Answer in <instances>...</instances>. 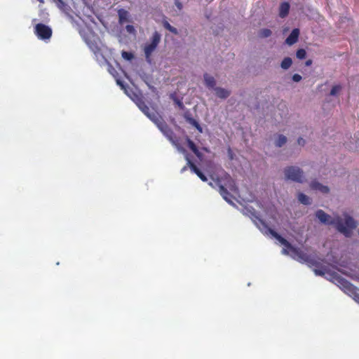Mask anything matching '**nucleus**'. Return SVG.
Returning a JSON list of instances; mask_svg holds the SVG:
<instances>
[{
	"instance_id": "nucleus-1",
	"label": "nucleus",
	"mask_w": 359,
	"mask_h": 359,
	"mask_svg": "<svg viewBox=\"0 0 359 359\" xmlns=\"http://www.w3.org/2000/svg\"><path fill=\"white\" fill-rule=\"evenodd\" d=\"M316 217L323 224L333 225L346 236H349L353 230L357 227V222L347 213H344L340 217L337 215L330 216L322 210H319L316 211Z\"/></svg>"
},
{
	"instance_id": "nucleus-2",
	"label": "nucleus",
	"mask_w": 359,
	"mask_h": 359,
	"mask_svg": "<svg viewBox=\"0 0 359 359\" xmlns=\"http://www.w3.org/2000/svg\"><path fill=\"white\" fill-rule=\"evenodd\" d=\"M209 184L218 190L223 198L228 203H231L230 196L237 194V189L233 179L226 173L222 174L218 178L212 177Z\"/></svg>"
},
{
	"instance_id": "nucleus-3",
	"label": "nucleus",
	"mask_w": 359,
	"mask_h": 359,
	"mask_svg": "<svg viewBox=\"0 0 359 359\" xmlns=\"http://www.w3.org/2000/svg\"><path fill=\"white\" fill-rule=\"evenodd\" d=\"M83 5L81 10L78 11V20L74 21L76 28L79 34L86 43L90 45V0H82Z\"/></svg>"
},
{
	"instance_id": "nucleus-4",
	"label": "nucleus",
	"mask_w": 359,
	"mask_h": 359,
	"mask_svg": "<svg viewBox=\"0 0 359 359\" xmlns=\"http://www.w3.org/2000/svg\"><path fill=\"white\" fill-rule=\"evenodd\" d=\"M262 231L266 234H271L273 238H275L278 241V243L281 245H283L282 252L283 254L290 255L293 259L300 262H304L307 260L306 257L304 254H303L302 252L299 251L296 248L291 246L285 239L278 235L273 231L271 230L270 229H268L266 226H264Z\"/></svg>"
},
{
	"instance_id": "nucleus-5",
	"label": "nucleus",
	"mask_w": 359,
	"mask_h": 359,
	"mask_svg": "<svg viewBox=\"0 0 359 359\" xmlns=\"http://www.w3.org/2000/svg\"><path fill=\"white\" fill-rule=\"evenodd\" d=\"M316 275L325 276L327 279L338 285L344 292L351 294L354 288L348 281L342 278L337 272L330 269H314Z\"/></svg>"
},
{
	"instance_id": "nucleus-6",
	"label": "nucleus",
	"mask_w": 359,
	"mask_h": 359,
	"mask_svg": "<svg viewBox=\"0 0 359 359\" xmlns=\"http://www.w3.org/2000/svg\"><path fill=\"white\" fill-rule=\"evenodd\" d=\"M137 105L139 108L144 112V114H146L152 121H154L158 128L161 130V131L166 135L168 139L175 144V142L172 141L171 136H170V132L168 130H166L165 126H164L161 118L160 116L155 111L149 112V108L144 104L143 102H140L137 103Z\"/></svg>"
},
{
	"instance_id": "nucleus-7",
	"label": "nucleus",
	"mask_w": 359,
	"mask_h": 359,
	"mask_svg": "<svg viewBox=\"0 0 359 359\" xmlns=\"http://www.w3.org/2000/svg\"><path fill=\"white\" fill-rule=\"evenodd\" d=\"M284 177L286 180L302 182L304 180L303 171L298 167L289 166L283 170Z\"/></svg>"
},
{
	"instance_id": "nucleus-8",
	"label": "nucleus",
	"mask_w": 359,
	"mask_h": 359,
	"mask_svg": "<svg viewBox=\"0 0 359 359\" xmlns=\"http://www.w3.org/2000/svg\"><path fill=\"white\" fill-rule=\"evenodd\" d=\"M34 32L41 40L49 39L53 34L52 29L43 23H38L34 26Z\"/></svg>"
},
{
	"instance_id": "nucleus-9",
	"label": "nucleus",
	"mask_w": 359,
	"mask_h": 359,
	"mask_svg": "<svg viewBox=\"0 0 359 359\" xmlns=\"http://www.w3.org/2000/svg\"><path fill=\"white\" fill-rule=\"evenodd\" d=\"M213 90L215 96L220 99H226L231 94V91L229 89L222 87H215Z\"/></svg>"
},
{
	"instance_id": "nucleus-10",
	"label": "nucleus",
	"mask_w": 359,
	"mask_h": 359,
	"mask_svg": "<svg viewBox=\"0 0 359 359\" xmlns=\"http://www.w3.org/2000/svg\"><path fill=\"white\" fill-rule=\"evenodd\" d=\"M118 22L123 25L130 21V14L125 9H119L118 11Z\"/></svg>"
},
{
	"instance_id": "nucleus-11",
	"label": "nucleus",
	"mask_w": 359,
	"mask_h": 359,
	"mask_svg": "<svg viewBox=\"0 0 359 359\" xmlns=\"http://www.w3.org/2000/svg\"><path fill=\"white\" fill-rule=\"evenodd\" d=\"M310 187L313 191L321 194H327L330 190L327 186L323 185L318 182H313Z\"/></svg>"
},
{
	"instance_id": "nucleus-12",
	"label": "nucleus",
	"mask_w": 359,
	"mask_h": 359,
	"mask_svg": "<svg viewBox=\"0 0 359 359\" xmlns=\"http://www.w3.org/2000/svg\"><path fill=\"white\" fill-rule=\"evenodd\" d=\"M299 30L298 29H294L289 36L286 39L285 42L287 45L291 46L295 43L299 38Z\"/></svg>"
},
{
	"instance_id": "nucleus-13",
	"label": "nucleus",
	"mask_w": 359,
	"mask_h": 359,
	"mask_svg": "<svg viewBox=\"0 0 359 359\" xmlns=\"http://www.w3.org/2000/svg\"><path fill=\"white\" fill-rule=\"evenodd\" d=\"M203 80H204V83H205V86L208 88H212V89H214V88H215L216 81L212 75H210L209 74H205L203 75Z\"/></svg>"
},
{
	"instance_id": "nucleus-14",
	"label": "nucleus",
	"mask_w": 359,
	"mask_h": 359,
	"mask_svg": "<svg viewBox=\"0 0 359 359\" xmlns=\"http://www.w3.org/2000/svg\"><path fill=\"white\" fill-rule=\"evenodd\" d=\"M292 63H293V61H292L291 57H285L281 60L280 66V68L283 70L285 71V70L289 69L291 67Z\"/></svg>"
},
{
	"instance_id": "nucleus-15",
	"label": "nucleus",
	"mask_w": 359,
	"mask_h": 359,
	"mask_svg": "<svg viewBox=\"0 0 359 359\" xmlns=\"http://www.w3.org/2000/svg\"><path fill=\"white\" fill-rule=\"evenodd\" d=\"M289 10H290L289 4L287 2L282 3L279 8V15L281 18L285 17L288 14Z\"/></svg>"
},
{
	"instance_id": "nucleus-16",
	"label": "nucleus",
	"mask_w": 359,
	"mask_h": 359,
	"mask_svg": "<svg viewBox=\"0 0 359 359\" xmlns=\"http://www.w3.org/2000/svg\"><path fill=\"white\" fill-rule=\"evenodd\" d=\"M245 215H248L254 222V223L257 226V227L262 231V229L264 227L265 224L263 223V222L259 219L254 213L248 214V212H245Z\"/></svg>"
},
{
	"instance_id": "nucleus-17",
	"label": "nucleus",
	"mask_w": 359,
	"mask_h": 359,
	"mask_svg": "<svg viewBox=\"0 0 359 359\" xmlns=\"http://www.w3.org/2000/svg\"><path fill=\"white\" fill-rule=\"evenodd\" d=\"M156 47L157 46L153 44L151 41L145 45L144 50L147 58L150 57L151 54L154 52Z\"/></svg>"
},
{
	"instance_id": "nucleus-18",
	"label": "nucleus",
	"mask_w": 359,
	"mask_h": 359,
	"mask_svg": "<svg viewBox=\"0 0 359 359\" xmlns=\"http://www.w3.org/2000/svg\"><path fill=\"white\" fill-rule=\"evenodd\" d=\"M287 142V138L283 135H278L274 138V144L277 147L283 146Z\"/></svg>"
},
{
	"instance_id": "nucleus-19",
	"label": "nucleus",
	"mask_w": 359,
	"mask_h": 359,
	"mask_svg": "<svg viewBox=\"0 0 359 359\" xmlns=\"http://www.w3.org/2000/svg\"><path fill=\"white\" fill-rule=\"evenodd\" d=\"M188 164L189 165L191 170L196 173L200 179L204 182L207 180L206 177L198 170L194 164L191 163V162L188 160Z\"/></svg>"
},
{
	"instance_id": "nucleus-20",
	"label": "nucleus",
	"mask_w": 359,
	"mask_h": 359,
	"mask_svg": "<svg viewBox=\"0 0 359 359\" xmlns=\"http://www.w3.org/2000/svg\"><path fill=\"white\" fill-rule=\"evenodd\" d=\"M125 31L127 34L131 35L134 38L136 37L137 35V30L135 26L132 24H128L125 27Z\"/></svg>"
},
{
	"instance_id": "nucleus-21",
	"label": "nucleus",
	"mask_w": 359,
	"mask_h": 359,
	"mask_svg": "<svg viewBox=\"0 0 359 359\" xmlns=\"http://www.w3.org/2000/svg\"><path fill=\"white\" fill-rule=\"evenodd\" d=\"M297 198L300 203L304 205H308L310 204L311 203L310 198L306 195L302 193L298 194Z\"/></svg>"
},
{
	"instance_id": "nucleus-22",
	"label": "nucleus",
	"mask_w": 359,
	"mask_h": 359,
	"mask_svg": "<svg viewBox=\"0 0 359 359\" xmlns=\"http://www.w3.org/2000/svg\"><path fill=\"white\" fill-rule=\"evenodd\" d=\"M160 41H161V34L157 32H154L151 36V42L153 44L158 46Z\"/></svg>"
},
{
	"instance_id": "nucleus-23",
	"label": "nucleus",
	"mask_w": 359,
	"mask_h": 359,
	"mask_svg": "<svg viewBox=\"0 0 359 359\" xmlns=\"http://www.w3.org/2000/svg\"><path fill=\"white\" fill-rule=\"evenodd\" d=\"M163 25L164 26V27L165 29H167L168 30H169L170 32H171L172 33L175 34H177V30L176 28L173 27L172 26H171L170 25V23L165 20L163 22Z\"/></svg>"
},
{
	"instance_id": "nucleus-24",
	"label": "nucleus",
	"mask_w": 359,
	"mask_h": 359,
	"mask_svg": "<svg viewBox=\"0 0 359 359\" xmlns=\"http://www.w3.org/2000/svg\"><path fill=\"white\" fill-rule=\"evenodd\" d=\"M306 52L304 49H299L297 50V53H296V56L298 59H304L306 57Z\"/></svg>"
},
{
	"instance_id": "nucleus-25",
	"label": "nucleus",
	"mask_w": 359,
	"mask_h": 359,
	"mask_svg": "<svg viewBox=\"0 0 359 359\" xmlns=\"http://www.w3.org/2000/svg\"><path fill=\"white\" fill-rule=\"evenodd\" d=\"M188 121L190 124H191L192 126H194V127L196 128V129L200 132V133H202L203 132V130H202V128L200 126V125L198 124V123L193 119V118H189L188 119Z\"/></svg>"
},
{
	"instance_id": "nucleus-26",
	"label": "nucleus",
	"mask_w": 359,
	"mask_h": 359,
	"mask_svg": "<svg viewBox=\"0 0 359 359\" xmlns=\"http://www.w3.org/2000/svg\"><path fill=\"white\" fill-rule=\"evenodd\" d=\"M122 57L126 60H131L133 58V54L130 52L123 51Z\"/></svg>"
},
{
	"instance_id": "nucleus-27",
	"label": "nucleus",
	"mask_w": 359,
	"mask_h": 359,
	"mask_svg": "<svg viewBox=\"0 0 359 359\" xmlns=\"http://www.w3.org/2000/svg\"><path fill=\"white\" fill-rule=\"evenodd\" d=\"M271 32L270 29H264L260 31V36L262 37H269V36H271Z\"/></svg>"
},
{
	"instance_id": "nucleus-28",
	"label": "nucleus",
	"mask_w": 359,
	"mask_h": 359,
	"mask_svg": "<svg viewBox=\"0 0 359 359\" xmlns=\"http://www.w3.org/2000/svg\"><path fill=\"white\" fill-rule=\"evenodd\" d=\"M341 88L340 86H334L331 90L330 94L332 95H336L341 90Z\"/></svg>"
},
{
	"instance_id": "nucleus-29",
	"label": "nucleus",
	"mask_w": 359,
	"mask_h": 359,
	"mask_svg": "<svg viewBox=\"0 0 359 359\" xmlns=\"http://www.w3.org/2000/svg\"><path fill=\"white\" fill-rule=\"evenodd\" d=\"M187 142H188V145L189 147V148L196 154L198 155V150L195 146V144H194V142L192 141H191L190 140H187Z\"/></svg>"
},
{
	"instance_id": "nucleus-30",
	"label": "nucleus",
	"mask_w": 359,
	"mask_h": 359,
	"mask_svg": "<svg viewBox=\"0 0 359 359\" xmlns=\"http://www.w3.org/2000/svg\"><path fill=\"white\" fill-rule=\"evenodd\" d=\"M292 79L294 82H296V83H298L299 81H302V77L300 74H294L292 77Z\"/></svg>"
},
{
	"instance_id": "nucleus-31",
	"label": "nucleus",
	"mask_w": 359,
	"mask_h": 359,
	"mask_svg": "<svg viewBox=\"0 0 359 359\" xmlns=\"http://www.w3.org/2000/svg\"><path fill=\"white\" fill-rule=\"evenodd\" d=\"M311 62H312L311 60H308L306 62V65L309 66V65H311Z\"/></svg>"
},
{
	"instance_id": "nucleus-32",
	"label": "nucleus",
	"mask_w": 359,
	"mask_h": 359,
	"mask_svg": "<svg viewBox=\"0 0 359 359\" xmlns=\"http://www.w3.org/2000/svg\"><path fill=\"white\" fill-rule=\"evenodd\" d=\"M117 83L123 88V85L119 81H117Z\"/></svg>"
},
{
	"instance_id": "nucleus-33",
	"label": "nucleus",
	"mask_w": 359,
	"mask_h": 359,
	"mask_svg": "<svg viewBox=\"0 0 359 359\" xmlns=\"http://www.w3.org/2000/svg\"><path fill=\"white\" fill-rule=\"evenodd\" d=\"M301 140H302V139H301V140H298L299 144H301Z\"/></svg>"
},
{
	"instance_id": "nucleus-34",
	"label": "nucleus",
	"mask_w": 359,
	"mask_h": 359,
	"mask_svg": "<svg viewBox=\"0 0 359 359\" xmlns=\"http://www.w3.org/2000/svg\"><path fill=\"white\" fill-rule=\"evenodd\" d=\"M186 169V167L183 168L182 171H184Z\"/></svg>"
}]
</instances>
